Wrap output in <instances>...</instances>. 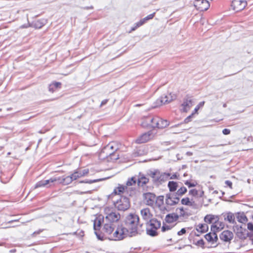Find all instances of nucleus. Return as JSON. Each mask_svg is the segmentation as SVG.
Masks as SVG:
<instances>
[{"label":"nucleus","mask_w":253,"mask_h":253,"mask_svg":"<svg viewBox=\"0 0 253 253\" xmlns=\"http://www.w3.org/2000/svg\"><path fill=\"white\" fill-rule=\"evenodd\" d=\"M93 190L87 189V188H84V191H81L79 190H77L75 191L76 193L78 194L83 195L85 194H91L92 193V191Z\"/></svg>","instance_id":"obj_40"},{"label":"nucleus","mask_w":253,"mask_h":253,"mask_svg":"<svg viewBox=\"0 0 253 253\" xmlns=\"http://www.w3.org/2000/svg\"><path fill=\"white\" fill-rule=\"evenodd\" d=\"M61 84L60 82H54L51 84L48 87L49 90L53 92L56 88H60Z\"/></svg>","instance_id":"obj_32"},{"label":"nucleus","mask_w":253,"mask_h":253,"mask_svg":"<svg viewBox=\"0 0 253 253\" xmlns=\"http://www.w3.org/2000/svg\"><path fill=\"white\" fill-rule=\"evenodd\" d=\"M170 229V226L169 225H164L162 227V231L164 232L166 230H169Z\"/></svg>","instance_id":"obj_45"},{"label":"nucleus","mask_w":253,"mask_h":253,"mask_svg":"<svg viewBox=\"0 0 253 253\" xmlns=\"http://www.w3.org/2000/svg\"><path fill=\"white\" fill-rule=\"evenodd\" d=\"M144 24V23L143 22V21L141 19L139 22H138L137 23H136V26L135 27L133 28L132 29V30H135V29H136L137 27H139L141 26H142V25H143Z\"/></svg>","instance_id":"obj_43"},{"label":"nucleus","mask_w":253,"mask_h":253,"mask_svg":"<svg viewBox=\"0 0 253 253\" xmlns=\"http://www.w3.org/2000/svg\"><path fill=\"white\" fill-rule=\"evenodd\" d=\"M222 133L224 135H228V134H230V130L229 129H228V128H224L222 130Z\"/></svg>","instance_id":"obj_47"},{"label":"nucleus","mask_w":253,"mask_h":253,"mask_svg":"<svg viewBox=\"0 0 253 253\" xmlns=\"http://www.w3.org/2000/svg\"><path fill=\"white\" fill-rule=\"evenodd\" d=\"M180 199L176 195L168 194L166 195V203L170 206L176 205L179 203Z\"/></svg>","instance_id":"obj_15"},{"label":"nucleus","mask_w":253,"mask_h":253,"mask_svg":"<svg viewBox=\"0 0 253 253\" xmlns=\"http://www.w3.org/2000/svg\"><path fill=\"white\" fill-rule=\"evenodd\" d=\"M193 105L192 99L188 97L184 100L183 103L181 104L180 110L183 112H187L190 109Z\"/></svg>","instance_id":"obj_17"},{"label":"nucleus","mask_w":253,"mask_h":253,"mask_svg":"<svg viewBox=\"0 0 253 253\" xmlns=\"http://www.w3.org/2000/svg\"><path fill=\"white\" fill-rule=\"evenodd\" d=\"M224 220L228 221L230 223H234L235 222V216L233 213L229 212L227 214L226 216L224 217Z\"/></svg>","instance_id":"obj_36"},{"label":"nucleus","mask_w":253,"mask_h":253,"mask_svg":"<svg viewBox=\"0 0 253 253\" xmlns=\"http://www.w3.org/2000/svg\"><path fill=\"white\" fill-rule=\"evenodd\" d=\"M136 179L134 177H132L131 178L128 179L126 181V186H127L128 188H130V186H135L136 184Z\"/></svg>","instance_id":"obj_37"},{"label":"nucleus","mask_w":253,"mask_h":253,"mask_svg":"<svg viewBox=\"0 0 253 253\" xmlns=\"http://www.w3.org/2000/svg\"><path fill=\"white\" fill-rule=\"evenodd\" d=\"M216 232H210L207 234L205 236V239L209 242L214 243L218 240L217 236L215 233Z\"/></svg>","instance_id":"obj_24"},{"label":"nucleus","mask_w":253,"mask_h":253,"mask_svg":"<svg viewBox=\"0 0 253 253\" xmlns=\"http://www.w3.org/2000/svg\"><path fill=\"white\" fill-rule=\"evenodd\" d=\"M141 105H142L140 104H137L135 105L134 106H136V107H138V106H140Z\"/></svg>","instance_id":"obj_59"},{"label":"nucleus","mask_w":253,"mask_h":253,"mask_svg":"<svg viewBox=\"0 0 253 253\" xmlns=\"http://www.w3.org/2000/svg\"><path fill=\"white\" fill-rule=\"evenodd\" d=\"M169 179H178V175L176 173H174L171 175H170Z\"/></svg>","instance_id":"obj_48"},{"label":"nucleus","mask_w":253,"mask_h":253,"mask_svg":"<svg viewBox=\"0 0 253 253\" xmlns=\"http://www.w3.org/2000/svg\"><path fill=\"white\" fill-rule=\"evenodd\" d=\"M170 174L169 173H162L155 172L153 173V178L159 182H164L169 179Z\"/></svg>","instance_id":"obj_14"},{"label":"nucleus","mask_w":253,"mask_h":253,"mask_svg":"<svg viewBox=\"0 0 253 253\" xmlns=\"http://www.w3.org/2000/svg\"><path fill=\"white\" fill-rule=\"evenodd\" d=\"M204 194V192L201 189H192L189 191V195L194 197H202Z\"/></svg>","instance_id":"obj_25"},{"label":"nucleus","mask_w":253,"mask_h":253,"mask_svg":"<svg viewBox=\"0 0 253 253\" xmlns=\"http://www.w3.org/2000/svg\"><path fill=\"white\" fill-rule=\"evenodd\" d=\"M164 197L163 196H160L158 197V200L163 202L164 200Z\"/></svg>","instance_id":"obj_52"},{"label":"nucleus","mask_w":253,"mask_h":253,"mask_svg":"<svg viewBox=\"0 0 253 253\" xmlns=\"http://www.w3.org/2000/svg\"><path fill=\"white\" fill-rule=\"evenodd\" d=\"M14 220H10L8 222V223H11L12 222H13Z\"/></svg>","instance_id":"obj_60"},{"label":"nucleus","mask_w":253,"mask_h":253,"mask_svg":"<svg viewBox=\"0 0 253 253\" xmlns=\"http://www.w3.org/2000/svg\"><path fill=\"white\" fill-rule=\"evenodd\" d=\"M177 210L179 211L178 214H177L178 216H179V218H180L182 220L187 219L191 214L188 212V210L187 209L184 208L183 207L179 208L177 209Z\"/></svg>","instance_id":"obj_21"},{"label":"nucleus","mask_w":253,"mask_h":253,"mask_svg":"<svg viewBox=\"0 0 253 253\" xmlns=\"http://www.w3.org/2000/svg\"><path fill=\"white\" fill-rule=\"evenodd\" d=\"M44 24V23H40L39 21H38L35 23V26L37 28H41L43 25Z\"/></svg>","instance_id":"obj_44"},{"label":"nucleus","mask_w":253,"mask_h":253,"mask_svg":"<svg viewBox=\"0 0 253 253\" xmlns=\"http://www.w3.org/2000/svg\"><path fill=\"white\" fill-rule=\"evenodd\" d=\"M184 184L187 185L189 188L195 187L197 183L196 182H190L189 181L187 180L185 181Z\"/></svg>","instance_id":"obj_42"},{"label":"nucleus","mask_w":253,"mask_h":253,"mask_svg":"<svg viewBox=\"0 0 253 253\" xmlns=\"http://www.w3.org/2000/svg\"><path fill=\"white\" fill-rule=\"evenodd\" d=\"M103 221L110 223H113L118 222L121 217L119 212L114 209L110 208H105L104 209V217Z\"/></svg>","instance_id":"obj_4"},{"label":"nucleus","mask_w":253,"mask_h":253,"mask_svg":"<svg viewBox=\"0 0 253 253\" xmlns=\"http://www.w3.org/2000/svg\"><path fill=\"white\" fill-rule=\"evenodd\" d=\"M54 177L55 182L64 185H67L70 184L73 180H75L72 174L69 176H63L61 177L55 176Z\"/></svg>","instance_id":"obj_8"},{"label":"nucleus","mask_w":253,"mask_h":253,"mask_svg":"<svg viewBox=\"0 0 253 253\" xmlns=\"http://www.w3.org/2000/svg\"><path fill=\"white\" fill-rule=\"evenodd\" d=\"M179 218V216H178L177 214L172 213V214H168L166 216L165 220L166 222L168 223H172L173 222Z\"/></svg>","instance_id":"obj_28"},{"label":"nucleus","mask_w":253,"mask_h":253,"mask_svg":"<svg viewBox=\"0 0 253 253\" xmlns=\"http://www.w3.org/2000/svg\"><path fill=\"white\" fill-rule=\"evenodd\" d=\"M248 229L252 231H253V224L252 223H248Z\"/></svg>","instance_id":"obj_50"},{"label":"nucleus","mask_w":253,"mask_h":253,"mask_svg":"<svg viewBox=\"0 0 253 253\" xmlns=\"http://www.w3.org/2000/svg\"><path fill=\"white\" fill-rule=\"evenodd\" d=\"M152 119L150 128H164L169 125L167 120H163L158 116H153Z\"/></svg>","instance_id":"obj_6"},{"label":"nucleus","mask_w":253,"mask_h":253,"mask_svg":"<svg viewBox=\"0 0 253 253\" xmlns=\"http://www.w3.org/2000/svg\"><path fill=\"white\" fill-rule=\"evenodd\" d=\"M247 5V2L245 0H233L231 6L234 10L238 12L244 9Z\"/></svg>","instance_id":"obj_9"},{"label":"nucleus","mask_w":253,"mask_h":253,"mask_svg":"<svg viewBox=\"0 0 253 253\" xmlns=\"http://www.w3.org/2000/svg\"><path fill=\"white\" fill-rule=\"evenodd\" d=\"M154 137V135L153 134L152 132L151 131H149L137 138L135 140V142L138 144L145 143L153 138Z\"/></svg>","instance_id":"obj_11"},{"label":"nucleus","mask_w":253,"mask_h":253,"mask_svg":"<svg viewBox=\"0 0 253 253\" xmlns=\"http://www.w3.org/2000/svg\"><path fill=\"white\" fill-rule=\"evenodd\" d=\"M88 8L92 9V8H93V7L91 6H90V7H86V9H88Z\"/></svg>","instance_id":"obj_61"},{"label":"nucleus","mask_w":253,"mask_h":253,"mask_svg":"<svg viewBox=\"0 0 253 253\" xmlns=\"http://www.w3.org/2000/svg\"><path fill=\"white\" fill-rule=\"evenodd\" d=\"M140 214L142 219L145 220L146 223L153 219V215L151 213L150 210L148 208H144L141 210Z\"/></svg>","instance_id":"obj_16"},{"label":"nucleus","mask_w":253,"mask_h":253,"mask_svg":"<svg viewBox=\"0 0 253 253\" xmlns=\"http://www.w3.org/2000/svg\"><path fill=\"white\" fill-rule=\"evenodd\" d=\"M114 193L116 194H125L126 196H131L134 193L133 188H128L127 186L118 184V186L114 189Z\"/></svg>","instance_id":"obj_7"},{"label":"nucleus","mask_w":253,"mask_h":253,"mask_svg":"<svg viewBox=\"0 0 253 253\" xmlns=\"http://www.w3.org/2000/svg\"><path fill=\"white\" fill-rule=\"evenodd\" d=\"M186 233V230L185 228L181 229L179 231L177 232L178 235H182Z\"/></svg>","instance_id":"obj_49"},{"label":"nucleus","mask_w":253,"mask_h":253,"mask_svg":"<svg viewBox=\"0 0 253 253\" xmlns=\"http://www.w3.org/2000/svg\"><path fill=\"white\" fill-rule=\"evenodd\" d=\"M149 181V179L145 176H141L138 179V185L139 186H143Z\"/></svg>","instance_id":"obj_35"},{"label":"nucleus","mask_w":253,"mask_h":253,"mask_svg":"<svg viewBox=\"0 0 253 253\" xmlns=\"http://www.w3.org/2000/svg\"><path fill=\"white\" fill-rule=\"evenodd\" d=\"M224 227V223L221 221H218V218L211 226V230L213 232H218L222 230Z\"/></svg>","instance_id":"obj_22"},{"label":"nucleus","mask_w":253,"mask_h":253,"mask_svg":"<svg viewBox=\"0 0 253 253\" xmlns=\"http://www.w3.org/2000/svg\"><path fill=\"white\" fill-rule=\"evenodd\" d=\"M16 252V250L15 249H12V250H10L9 252L11 253H14Z\"/></svg>","instance_id":"obj_57"},{"label":"nucleus","mask_w":253,"mask_h":253,"mask_svg":"<svg viewBox=\"0 0 253 253\" xmlns=\"http://www.w3.org/2000/svg\"><path fill=\"white\" fill-rule=\"evenodd\" d=\"M103 180V179H96L93 180H83V181H80L79 182V183H88V184H91L93 183L97 182L100 181H102Z\"/></svg>","instance_id":"obj_39"},{"label":"nucleus","mask_w":253,"mask_h":253,"mask_svg":"<svg viewBox=\"0 0 253 253\" xmlns=\"http://www.w3.org/2000/svg\"><path fill=\"white\" fill-rule=\"evenodd\" d=\"M146 223L147 226L151 227H152L153 228H154V229H158L160 228L161 225V222L155 218H153Z\"/></svg>","instance_id":"obj_26"},{"label":"nucleus","mask_w":253,"mask_h":253,"mask_svg":"<svg viewBox=\"0 0 253 253\" xmlns=\"http://www.w3.org/2000/svg\"><path fill=\"white\" fill-rule=\"evenodd\" d=\"M181 203L182 205L188 206L192 207L194 209L197 208L196 203L193 200V199H190L188 197H185L181 200Z\"/></svg>","instance_id":"obj_23"},{"label":"nucleus","mask_w":253,"mask_h":253,"mask_svg":"<svg viewBox=\"0 0 253 253\" xmlns=\"http://www.w3.org/2000/svg\"><path fill=\"white\" fill-rule=\"evenodd\" d=\"M54 182H55L54 176L51 177L50 179L47 180H43L38 182L35 186V188L39 187L48 188L51 186Z\"/></svg>","instance_id":"obj_12"},{"label":"nucleus","mask_w":253,"mask_h":253,"mask_svg":"<svg viewBox=\"0 0 253 253\" xmlns=\"http://www.w3.org/2000/svg\"><path fill=\"white\" fill-rule=\"evenodd\" d=\"M107 100H103L101 103V105L102 106L105 105L107 102Z\"/></svg>","instance_id":"obj_54"},{"label":"nucleus","mask_w":253,"mask_h":253,"mask_svg":"<svg viewBox=\"0 0 253 253\" xmlns=\"http://www.w3.org/2000/svg\"><path fill=\"white\" fill-rule=\"evenodd\" d=\"M237 219L239 222L245 223L247 221L248 219L244 213H238L237 215Z\"/></svg>","instance_id":"obj_34"},{"label":"nucleus","mask_w":253,"mask_h":253,"mask_svg":"<svg viewBox=\"0 0 253 253\" xmlns=\"http://www.w3.org/2000/svg\"><path fill=\"white\" fill-rule=\"evenodd\" d=\"M194 115V113H192V114L188 117H187L184 121V123L186 124L189 122L191 121V118L192 116Z\"/></svg>","instance_id":"obj_46"},{"label":"nucleus","mask_w":253,"mask_h":253,"mask_svg":"<svg viewBox=\"0 0 253 253\" xmlns=\"http://www.w3.org/2000/svg\"><path fill=\"white\" fill-rule=\"evenodd\" d=\"M144 201L146 204L149 206H153L156 202V197L154 194L146 193L143 194Z\"/></svg>","instance_id":"obj_13"},{"label":"nucleus","mask_w":253,"mask_h":253,"mask_svg":"<svg viewBox=\"0 0 253 253\" xmlns=\"http://www.w3.org/2000/svg\"><path fill=\"white\" fill-rule=\"evenodd\" d=\"M155 13H153L152 14H150L145 18L142 19L141 20L145 23L147 21L152 19L155 16Z\"/></svg>","instance_id":"obj_41"},{"label":"nucleus","mask_w":253,"mask_h":253,"mask_svg":"<svg viewBox=\"0 0 253 253\" xmlns=\"http://www.w3.org/2000/svg\"><path fill=\"white\" fill-rule=\"evenodd\" d=\"M174 97L175 96H172L170 93L165 95L164 96H162L156 100V105L154 107L169 103L173 100Z\"/></svg>","instance_id":"obj_10"},{"label":"nucleus","mask_w":253,"mask_h":253,"mask_svg":"<svg viewBox=\"0 0 253 253\" xmlns=\"http://www.w3.org/2000/svg\"><path fill=\"white\" fill-rule=\"evenodd\" d=\"M217 216L211 215V214H208L207 215L205 218L204 220L207 223H214L215 221L217 220Z\"/></svg>","instance_id":"obj_30"},{"label":"nucleus","mask_w":253,"mask_h":253,"mask_svg":"<svg viewBox=\"0 0 253 253\" xmlns=\"http://www.w3.org/2000/svg\"><path fill=\"white\" fill-rule=\"evenodd\" d=\"M42 231V230H39L38 231L35 232L33 233V234H40Z\"/></svg>","instance_id":"obj_55"},{"label":"nucleus","mask_w":253,"mask_h":253,"mask_svg":"<svg viewBox=\"0 0 253 253\" xmlns=\"http://www.w3.org/2000/svg\"><path fill=\"white\" fill-rule=\"evenodd\" d=\"M187 189L186 187L184 186L181 187L179 188L176 192V195L178 197V196H182L184 194H185L187 192Z\"/></svg>","instance_id":"obj_38"},{"label":"nucleus","mask_w":253,"mask_h":253,"mask_svg":"<svg viewBox=\"0 0 253 253\" xmlns=\"http://www.w3.org/2000/svg\"><path fill=\"white\" fill-rule=\"evenodd\" d=\"M89 173V169H79L75 171L73 173L74 180H76L79 178L85 176Z\"/></svg>","instance_id":"obj_20"},{"label":"nucleus","mask_w":253,"mask_h":253,"mask_svg":"<svg viewBox=\"0 0 253 253\" xmlns=\"http://www.w3.org/2000/svg\"><path fill=\"white\" fill-rule=\"evenodd\" d=\"M187 154L188 155H189V156H191V155H192V153L190 152H187Z\"/></svg>","instance_id":"obj_58"},{"label":"nucleus","mask_w":253,"mask_h":253,"mask_svg":"<svg viewBox=\"0 0 253 253\" xmlns=\"http://www.w3.org/2000/svg\"><path fill=\"white\" fill-rule=\"evenodd\" d=\"M103 217L101 216L97 217L94 220L93 228L97 238L100 240L108 239L110 240L120 241L123 239L124 232L120 225L115 230L116 226L113 223L104 222V225L100 231L101 225L103 221Z\"/></svg>","instance_id":"obj_1"},{"label":"nucleus","mask_w":253,"mask_h":253,"mask_svg":"<svg viewBox=\"0 0 253 253\" xmlns=\"http://www.w3.org/2000/svg\"><path fill=\"white\" fill-rule=\"evenodd\" d=\"M225 183L226 184V185L228 186L231 189L232 188V183L231 181H230L229 180H226V181H225Z\"/></svg>","instance_id":"obj_51"},{"label":"nucleus","mask_w":253,"mask_h":253,"mask_svg":"<svg viewBox=\"0 0 253 253\" xmlns=\"http://www.w3.org/2000/svg\"><path fill=\"white\" fill-rule=\"evenodd\" d=\"M139 220L138 216L135 214L130 213L126 216L124 225H120L125 234L123 235V239L127 236L133 237L139 233L137 230Z\"/></svg>","instance_id":"obj_2"},{"label":"nucleus","mask_w":253,"mask_h":253,"mask_svg":"<svg viewBox=\"0 0 253 253\" xmlns=\"http://www.w3.org/2000/svg\"><path fill=\"white\" fill-rule=\"evenodd\" d=\"M118 149V147L115 142L109 143L102 149L101 155L106 158L109 157L111 160H116L119 159L118 155L115 153Z\"/></svg>","instance_id":"obj_3"},{"label":"nucleus","mask_w":253,"mask_h":253,"mask_svg":"<svg viewBox=\"0 0 253 253\" xmlns=\"http://www.w3.org/2000/svg\"><path fill=\"white\" fill-rule=\"evenodd\" d=\"M204 104V102H201L198 106H199L200 107V106H203Z\"/></svg>","instance_id":"obj_56"},{"label":"nucleus","mask_w":253,"mask_h":253,"mask_svg":"<svg viewBox=\"0 0 253 253\" xmlns=\"http://www.w3.org/2000/svg\"><path fill=\"white\" fill-rule=\"evenodd\" d=\"M158 229H154L152 227H150L147 225L146 232L147 234L151 236H155L157 235V230Z\"/></svg>","instance_id":"obj_33"},{"label":"nucleus","mask_w":253,"mask_h":253,"mask_svg":"<svg viewBox=\"0 0 253 253\" xmlns=\"http://www.w3.org/2000/svg\"><path fill=\"white\" fill-rule=\"evenodd\" d=\"M168 186L170 192H174L178 187V183L173 181H170L168 183Z\"/></svg>","instance_id":"obj_31"},{"label":"nucleus","mask_w":253,"mask_h":253,"mask_svg":"<svg viewBox=\"0 0 253 253\" xmlns=\"http://www.w3.org/2000/svg\"><path fill=\"white\" fill-rule=\"evenodd\" d=\"M208 229L209 227L207 223H200L196 226L197 231L201 233L206 232Z\"/></svg>","instance_id":"obj_29"},{"label":"nucleus","mask_w":253,"mask_h":253,"mask_svg":"<svg viewBox=\"0 0 253 253\" xmlns=\"http://www.w3.org/2000/svg\"><path fill=\"white\" fill-rule=\"evenodd\" d=\"M199 108H200V107L199 106H197V107H196V108L194 109V112H193L194 114L197 113V112L199 109Z\"/></svg>","instance_id":"obj_53"},{"label":"nucleus","mask_w":253,"mask_h":253,"mask_svg":"<svg viewBox=\"0 0 253 253\" xmlns=\"http://www.w3.org/2000/svg\"><path fill=\"white\" fill-rule=\"evenodd\" d=\"M234 234L229 230H224L220 235V239L224 242H230L233 238Z\"/></svg>","instance_id":"obj_18"},{"label":"nucleus","mask_w":253,"mask_h":253,"mask_svg":"<svg viewBox=\"0 0 253 253\" xmlns=\"http://www.w3.org/2000/svg\"><path fill=\"white\" fill-rule=\"evenodd\" d=\"M209 2L207 0H197L195 7L200 11H206L210 7Z\"/></svg>","instance_id":"obj_19"},{"label":"nucleus","mask_w":253,"mask_h":253,"mask_svg":"<svg viewBox=\"0 0 253 253\" xmlns=\"http://www.w3.org/2000/svg\"><path fill=\"white\" fill-rule=\"evenodd\" d=\"M114 206L118 210L125 211L130 207L129 200L126 196H121L119 199L114 202Z\"/></svg>","instance_id":"obj_5"},{"label":"nucleus","mask_w":253,"mask_h":253,"mask_svg":"<svg viewBox=\"0 0 253 253\" xmlns=\"http://www.w3.org/2000/svg\"><path fill=\"white\" fill-rule=\"evenodd\" d=\"M153 116H149L143 118L141 125L144 127H151V123L153 122Z\"/></svg>","instance_id":"obj_27"}]
</instances>
